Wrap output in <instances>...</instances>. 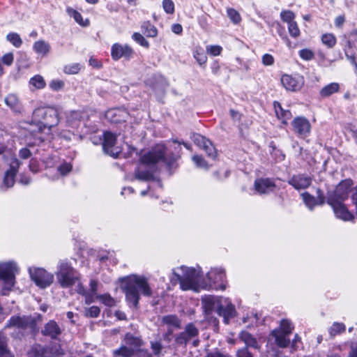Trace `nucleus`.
<instances>
[{
  "instance_id": "nucleus-1",
  "label": "nucleus",
  "mask_w": 357,
  "mask_h": 357,
  "mask_svg": "<svg viewBox=\"0 0 357 357\" xmlns=\"http://www.w3.org/2000/svg\"><path fill=\"white\" fill-rule=\"evenodd\" d=\"M174 143L178 145L174 148L175 152L170 151L163 144H158L147 153L141 156L142 163L148 165H154L157 162H162L169 174H172L175 169L177 168V160L180 158V152L181 151V144H183L187 149H190L191 146L188 143L182 142L177 139H173Z\"/></svg>"
},
{
  "instance_id": "nucleus-2",
  "label": "nucleus",
  "mask_w": 357,
  "mask_h": 357,
  "mask_svg": "<svg viewBox=\"0 0 357 357\" xmlns=\"http://www.w3.org/2000/svg\"><path fill=\"white\" fill-rule=\"evenodd\" d=\"M119 281L120 287L125 294L128 304L135 308L139 306V291L146 297H151L153 295L147 279L143 275H130L120 278Z\"/></svg>"
},
{
  "instance_id": "nucleus-3",
  "label": "nucleus",
  "mask_w": 357,
  "mask_h": 357,
  "mask_svg": "<svg viewBox=\"0 0 357 357\" xmlns=\"http://www.w3.org/2000/svg\"><path fill=\"white\" fill-rule=\"evenodd\" d=\"M33 119L43 127L49 129L56 126L59 122L58 112L52 108L36 109L33 112Z\"/></svg>"
},
{
  "instance_id": "nucleus-4",
  "label": "nucleus",
  "mask_w": 357,
  "mask_h": 357,
  "mask_svg": "<svg viewBox=\"0 0 357 357\" xmlns=\"http://www.w3.org/2000/svg\"><path fill=\"white\" fill-rule=\"evenodd\" d=\"M181 269L183 270V275H180L175 272L173 273L180 283L181 289L184 291L194 289L197 285L198 278L199 277V271L194 268H186L183 266L181 267Z\"/></svg>"
},
{
  "instance_id": "nucleus-5",
  "label": "nucleus",
  "mask_w": 357,
  "mask_h": 357,
  "mask_svg": "<svg viewBox=\"0 0 357 357\" xmlns=\"http://www.w3.org/2000/svg\"><path fill=\"white\" fill-rule=\"evenodd\" d=\"M17 271V264L13 261L4 263L3 270L0 272V280L2 282L3 294L12 289L15 284V271Z\"/></svg>"
},
{
  "instance_id": "nucleus-6",
  "label": "nucleus",
  "mask_w": 357,
  "mask_h": 357,
  "mask_svg": "<svg viewBox=\"0 0 357 357\" xmlns=\"http://www.w3.org/2000/svg\"><path fill=\"white\" fill-rule=\"evenodd\" d=\"M290 333V324L288 320H282L280 326L278 328L273 330L270 337L274 340L276 345L281 348L287 347L289 344V339L288 338Z\"/></svg>"
},
{
  "instance_id": "nucleus-7",
  "label": "nucleus",
  "mask_w": 357,
  "mask_h": 357,
  "mask_svg": "<svg viewBox=\"0 0 357 357\" xmlns=\"http://www.w3.org/2000/svg\"><path fill=\"white\" fill-rule=\"evenodd\" d=\"M31 280L35 282L36 286L41 289H45L50 287L54 282L53 274L47 272L42 268H36L32 270L29 269Z\"/></svg>"
},
{
  "instance_id": "nucleus-8",
  "label": "nucleus",
  "mask_w": 357,
  "mask_h": 357,
  "mask_svg": "<svg viewBox=\"0 0 357 357\" xmlns=\"http://www.w3.org/2000/svg\"><path fill=\"white\" fill-rule=\"evenodd\" d=\"M353 184V181L350 178L342 181L333 192L328 193L327 203H329L331 198H333L336 202H344L348 198Z\"/></svg>"
},
{
  "instance_id": "nucleus-9",
  "label": "nucleus",
  "mask_w": 357,
  "mask_h": 357,
  "mask_svg": "<svg viewBox=\"0 0 357 357\" xmlns=\"http://www.w3.org/2000/svg\"><path fill=\"white\" fill-rule=\"evenodd\" d=\"M116 136L109 131L103 132L102 150L104 153L114 158H119L121 153V149L116 146Z\"/></svg>"
},
{
  "instance_id": "nucleus-10",
  "label": "nucleus",
  "mask_w": 357,
  "mask_h": 357,
  "mask_svg": "<svg viewBox=\"0 0 357 357\" xmlns=\"http://www.w3.org/2000/svg\"><path fill=\"white\" fill-rule=\"evenodd\" d=\"M36 319L29 316H12L6 325L8 328L16 327L22 330L29 329L31 331L36 330Z\"/></svg>"
},
{
  "instance_id": "nucleus-11",
  "label": "nucleus",
  "mask_w": 357,
  "mask_h": 357,
  "mask_svg": "<svg viewBox=\"0 0 357 357\" xmlns=\"http://www.w3.org/2000/svg\"><path fill=\"white\" fill-rule=\"evenodd\" d=\"M199 329L194 323H188L183 331L175 335V342L178 345H186L191 340L198 337Z\"/></svg>"
},
{
  "instance_id": "nucleus-12",
  "label": "nucleus",
  "mask_w": 357,
  "mask_h": 357,
  "mask_svg": "<svg viewBox=\"0 0 357 357\" xmlns=\"http://www.w3.org/2000/svg\"><path fill=\"white\" fill-rule=\"evenodd\" d=\"M124 342L126 344L132 349V351L138 356L144 357H152V355L147 350H142L141 347L144 342L139 337L134 336L130 333H126L124 336Z\"/></svg>"
},
{
  "instance_id": "nucleus-13",
  "label": "nucleus",
  "mask_w": 357,
  "mask_h": 357,
  "mask_svg": "<svg viewBox=\"0 0 357 357\" xmlns=\"http://www.w3.org/2000/svg\"><path fill=\"white\" fill-rule=\"evenodd\" d=\"M294 133L301 139L307 137L311 131L310 121L304 116L296 117L291 123Z\"/></svg>"
},
{
  "instance_id": "nucleus-14",
  "label": "nucleus",
  "mask_w": 357,
  "mask_h": 357,
  "mask_svg": "<svg viewBox=\"0 0 357 357\" xmlns=\"http://www.w3.org/2000/svg\"><path fill=\"white\" fill-rule=\"evenodd\" d=\"M190 137L194 143L203 149L209 157L215 159L217 153L214 146L209 139L198 133H193Z\"/></svg>"
},
{
  "instance_id": "nucleus-15",
  "label": "nucleus",
  "mask_w": 357,
  "mask_h": 357,
  "mask_svg": "<svg viewBox=\"0 0 357 357\" xmlns=\"http://www.w3.org/2000/svg\"><path fill=\"white\" fill-rule=\"evenodd\" d=\"M140 162L142 164L141 160ZM158 163V162L154 165H149V167L153 169L152 171L141 170L140 169L137 168L134 172L135 179L141 181H157L159 186L162 187L161 181L154 176V172L158 170L157 167ZM143 165H146V164L144 163ZM146 166H148V165H146Z\"/></svg>"
},
{
  "instance_id": "nucleus-16",
  "label": "nucleus",
  "mask_w": 357,
  "mask_h": 357,
  "mask_svg": "<svg viewBox=\"0 0 357 357\" xmlns=\"http://www.w3.org/2000/svg\"><path fill=\"white\" fill-rule=\"evenodd\" d=\"M328 204L331 206L334 213L337 218L342 219L344 221L351 220L354 219V215L348 211L343 202H336L333 199V198H331L329 199V203Z\"/></svg>"
},
{
  "instance_id": "nucleus-17",
  "label": "nucleus",
  "mask_w": 357,
  "mask_h": 357,
  "mask_svg": "<svg viewBox=\"0 0 357 357\" xmlns=\"http://www.w3.org/2000/svg\"><path fill=\"white\" fill-rule=\"evenodd\" d=\"M132 54V49L127 45H122L119 43H114L111 48V56L114 61L122 57L129 59Z\"/></svg>"
},
{
  "instance_id": "nucleus-18",
  "label": "nucleus",
  "mask_w": 357,
  "mask_h": 357,
  "mask_svg": "<svg viewBox=\"0 0 357 357\" xmlns=\"http://www.w3.org/2000/svg\"><path fill=\"white\" fill-rule=\"evenodd\" d=\"M56 277L57 282L62 288H69L73 286L77 282L79 281V274L77 271Z\"/></svg>"
},
{
  "instance_id": "nucleus-19",
  "label": "nucleus",
  "mask_w": 357,
  "mask_h": 357,
  "mask_svg": "<svg viewBox=\"0 0 357 357\" xmlns=\"http://www.w3.org/2000/svg\"><path fill=\"white\" fill-rule=\"evenodd\" d=\"M41 333L44 336L50 337L52 340H56L61 334V330L55 321L51 320L45 324Z\"/></svg>"
},
{
  "instance_id": "nucleus-20",
  "label": "nucleus",
  "mask_w": 357,
  "mask_h": 357,
  "mask_svg": "<svg viewBox=\"0 0 357 357\" xmlns=\"http://www.w3.org/2000/svg\"><path fill=\"white\" fill-rule=\"evenodd\" d=\"M204 312L206 316L210 315L212 312L215 311L221 305L220 301L212 296H206L202 299Z\"/></svg>"
},
{
  "instance_id": "nucleus-21",
  "label": "nucleus",
  "mask_w": 357,
  "mask_h": 357,
  "mask_svg": "<svg viewBox=\"0 0 357 357\" xmlns=\"http://www.w3.org/2000/svg\"><path fill=\"white\" fill-rule=\"evenodd\" d=\"M255 188L259 193L266 194L273 191L275 185L270 178H259L255 181Z\"/></svg>"
},
{
  "instance_id": "nucleus-22",
  "label": "nucleus",
  "mask_w": 357,
  "mask_h": 357,
  "mask_svg": "<svg viewBox=\"0 0 357 357\" xmlns=\"http://www.w3.org/2000/svg\"><path fill=\"white\" fill-rule=\"evenodd\" d=\"M217 314L218 316L223 317V321L225 324H228L230 319L235 317L236 309L234 305L231 303H227L226 306L221 304L217 310Z\"/></svg>"
},
{
  "instance_id": "nucleus-23",
  "label": "nucleus",
  "mask_w": 357,
  "mask_h": 357,
  "mask_svg": "<svg viewBox=\"0 0 357 357\" xmlns=\"http://www.w3.org/2000/svg\"><path fill=\"white\" fill-rule=\"evenodd\" d=\"M89 119V115L84 111H73L68 116L67 121L72 127H78L81 122Z\"/></svg>"
},
{
  "instance_id": "nucleus-24",
  "label": "nucleus",
  "mask_w": 357,
  "mask_h": 357,
  "mask_svg": "<svg viewBox=\"0 0 357 357\" xmlns=\"http://www.w3.org/2000/svg\"><path fill=\"white\" fill-rule=\"evenodd\" d=\"M6 105L15 113H22L23 105L15 94H8L4 99Z\"/></svg>"
},
{
  "instance_id": "nucleus-25",
  "label": "nucleus",
  "mask_w": 357,
  "mask_h": 357,
  "mask_svg": "<svg viewBox=\"0 0 357 357\" xmlns=\"http://www.w3.org/2000/svg\"><path fill=\"white\" fill-rule=\"evenodd\" d=\"M344 51L347 59L357 70V49L347 40L344 45Z\"/></svg>"
},
{
  "instance_id": "nucleus-26",
  "label": "nucleus",
  "mask_w": 357,
  "mask_h": 357,
  "mask_svg": "<svg viewBox=\"0 0 357 357\" xmlns=\"http://www.w3.org/2000/svg\"><path fill=\"white\" fill-rule=\"evenodd\" d=\"M311 178L305 175L294 176L291 178V185L297 190L305 189L310 185Z\"/></svg>"
},
{
  "instance_id": "nucleus-27",
  "label": "nucleus",
  "mask_w": 357,
  "mask_h": 357,
  "mask_svg": "<svg viewBox=\"0 0 357 357\" xmlns=\"http://www.w3.org/2000/svg\"><path fill=\"white\" fill-rule=\"evenodd\" d=\"M206 277L210 282L216 284L223 282L225 278V273L222 268H213L207 273Z\"/></svg>"
},
{
  "instance_id": "nucleus-28",
  "label": "nucleus",
  "mask_w": 357,
  "mask_h": 357,
  "mask_svg": "<svg viewBox=\"0 0 357 357\" xmlns=\"http://www.w3.org/2000/svg\"><path fill=\"white\" fill-rule=\"evenodd\" d=\"M340 84L337 82H331L324 86L319 91V96L321 98H326L333 94L338 92Z\"/></svg>"
},
{
  "instance_id": "nucleus-29",
  "label": "nucleus",
  "mask_w": 357,
  "mask_h": 357,
  "mask_svg": "<svg viewBox=\"0 0 357 357\" xmlns=\"http://www.w3.org/2000/svg\"><path fill=\"white\" fill-rule=\"evenodd\" d=\"M161 321L168 326H173L176 328H181V320L176 314H168L162 317Z\"/></svg>"
},
{
  "instance_id": "nucleus-30",
  "label": "nucleus",
  "mask_w": 357,
  "mask_h": 357,
  "mask_svg": "<svg viewBox=\"0 0 357 357\" xmlns=\"http://www.w3.org/2000/svg\"><path fill=\"white\" fill-rule=\"evenodd\" d=\"M76 271L77 270L75 269L67 260H61L59 263L58 270L56 272V276L75 273Z\"/></svg>"
},
{
  "instance_id": "nucleus-31",
  "label": "nucleus",
  "mask_w": 357,
  "mask_h": 357,
  "mask_svg": "<svg viewBox=\"0 0 357 357\" xmlns=\"http://www.w3.org/2000/svg\"><path fill=\"white\" fill-rule=\"evenodd\" d=\"M50 45L45 40H40L36 41L33 44V50L39 54L46 55L50 51Z\"/></svg>"
},
{
  "instance_id": "nucleus-32",
  "label": "nucleus",
  "mask_w": 357,
  "mask_h": 357,
  "mask_svg": "<svg viewBox=\"0 0 357 357\" xmlns=\"http://www.w3.org/2000/svg\"><path fill=\"white\" fill-rule=\"evenodd\" d=\"M142 33L147 37L155 38L158 35L156 27L150 22H144L141 26Z\"/></svg>"
},
{
  "instance_id": "nucleus-33",
  "label": "nucleus",
  "mask_w": 357,
  "mask_h": 357,
  "mask_svg": "<svg viewBox=\"0 0 357 357\" xmlns=\"http://www.w3.org/2000/svg\"><path fill=\"white\" fill-rule=\"evenodd\" d=\"M135 355L137 354L126 344L122 345L119 349L113 351V356L114 357H132Z\"/></svg>"
},
{
  "instance_id": "nucleus-34",
  "label": "nucleus",
  "mask_w": 357,
  "mask_h": 357,
  "mask_svg": "<svg viewBox=\"0 0 357 357\" xmlns=\"http://www.w3.org/2000/svg\"><path fill=\"white\" fill-rule=\"evenodd\" d=\"M29 357H50L47 349L40 344L32 347L29 354Z\"/></svg>"
},
{
  "instance_id": "nucleus-35",
  "label": "nucleus",
  "mask_w": 357,
  "mask_h": 357,
  "mask_svg": "<svg viewBox=\"0 0 357 357\" xmlns=\"http://www.w3.org/2000/svg\"><path fill=\"white\" fill-rule=\"evenodd\" d=\"M66 11H67V13L70 17H73L74 18V20H75V22H77L79 24L84 26L89 25V20H86V22H84L81 13H79L78 11H77L76 10H75L72 8H68Z\"/></svg>"
},
{
  "instance_id": "nucleus-36",
  "label": "nucleus",
  "mask_w": 357,
  "mask_h": 357,
  "mask_svg": "<svg viewBox=\"0 0 357 357\" xmlns=\"http://www.w3.org/2000/svg\"><path fill=\"white\" fill-rule=\"evenodd\" d=\"M304 84L303 76L296 73L291 76V91H299Z\"/></svg>"
},
{
  "instance_id": "nucleus-37",
  "label": "nucleus",
  "mask_w": 357,
  "mask_h": 357,
  "mask_svg": "<svg viewBox=\"0 0 357 357\" xmlns=\"http://www.w3.org/2000/svg\"><path fill=\"white\" fill-rule=\"evenodd\" d=\"M121 111L116 109H110L108 110L105 114V117L108 120H109L112 123H119L121 121H124L123 118L121 117L120 113Z\"/></svg>"
},
{
  "instance_id": "nucleus-38",
  "label": "nucleus",
  "mask_w": 357,
  "mask_h": 357,
  "mask_svg": "<svg viewBox=\"0 0 357 357\" xmlns=\"http://www.w3.org/2000/svg\"><path fill=\"white\" fill-rule=\"evenodd\" d=\"M6 40L16 48L20 47L22 45V40L20 36L15 32L8 33L6 36Z\"/></svg>"
},
{
  "instance_id": "nucleus-39",
  "label": "nucleus",
  "mask_w": 357,
  "mask_h": 357,
  "mask_svg": "<svg viewBox=\"0 0 357 357\" xmlns=\"http://www.w3.org/2000/svg\"><path fill=\"white\" fill-rule=\"evenodd\" d=\"M29 84L37 89H42L46 86L44 78L40 75H36L31 77L29 80Z\"/></svg>"
},
{
  "instance_id": "nucleus-40",
  "label": "nucleus",
  "mask_w": 357,
  "mask_h": 357,
  "mask_svg": "<svg viewBox=\"0 0 357 357\" xmlns=\"http://www.w3.org/2000/svg\"><path fill=\"white\" fill-rule=\"evenodd\" d=\"M321 42L328 48L333 47L336 44V38L333 33H324L321 36Z\"/></svg>"
},
{
  "instance_id": "nucleus-41",
  "label": "nucleus",
  "mask_w": 357,
  "mask_h": 357,
  "mask_svg": "<svg viewBox=\"0 0 357 357\" xmlns=\"http://www.w3.org/2000/svg\"><path fill=\"white\" fill-rule=\"evenodd\" d=\"M301 197L305 205L312 210L314 206L318 204V202L314 197L312 196L307 192H303L301 194Z\"/></svg>"
},
{
  "instance_id": "nucleus-42",
  "label": "nucleus",
  "mask_w": 357,
  "mask_h": 357,
  "mask_svg": "<svg viewBox=\"0 0 357 357\" xmlns=\"http://www.w3.org/2000/svg\"><path fill=\"white\" fill-rule=\"evenodd\" d=\"M345 331V325L342 323L334 322L329 328L328 332L331 337H334L337 334Z\"/></svg>"
},
{
  "instance_id": "nucleus-43",
  "label": "nucleus",
  "mask_w": 357,
  "mask_h": 357,
  "mask_svg": "<svg viewBox=\"0 0 357 357\" xmlns=\"http://www.w3.org/2000/svg\"><path fill=\"white\" fill-rule=\"evenodd\" d=\"M194 58L199 65L204 64L207 61V56L202 49L196 50L193 52Z\"/></svg>"
},
{
  "instance_id": "nucleus-44",
  "label": "nucleus",
  "mask_w": 357,
  "mask_h": 357,
  "mask_svg": "<svg viewBox=\"0 0 357 357\" xmlns=\"http://www.w3.org/2000/svg\"><path fill=\"white\" fill-rule=\"evenodd\" d=\"M192 161L195 163L196 166L199 168L208 169L209 166L205 159L199 155H195L192 158Z\"/></svg>"
},
{
  "instance_id": "nucleus-45",
  "label": "nucleus",
  "mask_w": 357,
  "mask_h": 357,
  "mask_svg": "<svg viewBox=\"0 0 357 357\" xmlns=\"http://www.w3.org/2000/svg\"><path fill=\"white\" fill-rule=\"evenodd\" d=\"M102 303L108 307H113L116 305L115 300L108 294H102L98 296Z\"/></svg>"
},
{
  "instance_id": "nucleus-46",
  "label": "nucleus",
  "mask_w": 357,
  "mask_h": 357,
  "mask_svg": "<svg viewBox=\"0 0 357 357\" xmlns=\"http://www.w3.org/2000/svg\"><path fill=\"white\" fill-rule=\"evenodd\" d=\"M132 38L141 46L149 48V43L145 39V38L139 33H134L132 36Z\"/></svg>"
},
{
  "instance_id": "nucleus-47",
  "label": "nucleus",
  "mask_w": 357,
  "mask_h": 357,
  "mask_svg": "<svg viewBox=\"0 0 357 357\" xmlns=\"http://www.w3.org/2000/svg\"><path fill=\"white\" fill-rule=\"evenodd\" d=\"M9 352L7 348V338L6 336L0 335V357L5 356Z\"/></svg>"
},
{
  "instance_id": "nucleus-48",
  "label": "nucleus",
  "mask_w": 357,
  "mask_h": 357,
  "mask_svg": "<svg viewBox=\"0 0 357 357\" xmlns=\"http://www.w3.org/2000/svg\"><path fill=\"white\" fill-rule=\"evenodd\" d=\"M227 15L234 24H238L241 20L240 14L234 8L227 10Z\"/></svg>"
},
{
  "instance_id": "nucleus-49",
  "label": "nucleus",
  "mask_w": 357,
  "mask_h": 357,
  "mask_svg": "<svg viewBox=\"0 0 357 357\" xmlns=\"http://www.w3.org/2000/svg\"><path fill=\"white\" fill-rule=\"evenodd\" d=\"M151 349L155 356H159L163 349V346L160 340L151 341Z\"/></svg>"
},
{
  "instance_id": "nucleus-50",
  "label": "nucleus",
  "mask_w": 357,
  "mask_h": 357,
  "mask_svg": "<svg viewBox=\"0 0 357 357\" xmlns=\"http://www.w3.org/2000/svg\"><path fill=\"white\" fill-rule=\"evenodd\" d=\"M100 309L98 306H91L89 308H86L85 316L87 317L96 318L99 316Z\"/></svg>"
},
{
  "instance_id": "nucleus-51",
  "label": "nucleus",
  "mask_w": 357,
  "mask_h": 357,
  "mask_svg": "<svg viewBox=\"0 0 357 357\" xmlns=\"http://www.w3.org/2000/svg\"><path fill=\"white\" fill-rule=\"evenodd\" d=\"M50 88L54 91H59L64 87V82L60 79H53L49 84Z\"/></svg>"
},
{
  "instance_id": "nucleus-52",
  "label": "nucleus",
  "mask_w": 357,
  "mask_h": 357,
  "mask_svg": "<svg viewBox=\"0 0 357 357\" xmlns=\"http://www.w3.org/2000/svg\"><path fill=\"white\" fill-rule=\"evenodd\" d=\"M162 7L167 14H173L174 13V3L172 0H163Z\"/></svg>"
},
{
  "instance_id": "nucleus-53",
  "label": "nucleus",
  "mask_w": 357,
  "mask_h": 357,
  "mask_svg": "<svg viewBox=\"0 0 357 357\" xmlns=\"http://www.w3.org/2000/svg\"><path fill=\"white\" fill-rule=\"evenodd\" d=\"M299 56L305 61H310L314 57V52L310 49H303L299 51Z\"/></svg>"
},
{
  "instance_id": "nucleus-54",
  "label": "nucleus",
  "mask_w": 357,
  "mask_h": 357,
  "mask_svg": "<svg viewBox=\"0 0 357 357\" xmlns=\"http://www.w3.org/2000/svg\"><path fill=\"white\" fill-rule=\"evenodd\" d=\"M15 176L10 174L8 172H6L3 178V184L6 188H11L15 184Z\"/></svg>"
},
{
  "instance_id": "nucleus-55",
  "label": "nucleus",
  "mask_w": 357,
  "mask_h": 357,
  "mask_svg": "<svg viewBox=\"0 0 357 357\" xmlns=\"http://www.w3.org/2000/svg\"><path fill=\"white\" fill-rule=\"evenodd\" d=\"M80 70L79 65L77 63H74L72 65L66 66L64 67L63 71L66 74H77Z\"/></svg>"
},
{
  "instance_id": "nucleus-56",
  "label": "nucleus",
  "mask_w": 357,
  "mask_h": 357,
  "mask_svg": "<svg viewBox=\"0 0 357 357\" xmlns=\"http://www.w3.org/2000/svg\"><path fill=\"white\" fill-rule=\"evenodd\" d=\"M291 351L297 350L298 348L302 347V342L301 337L298 334H296L294 338L291 340Z\"/></svg>"
},
{
  "instance_id": "nucleus-57",
  "label": "nucleus",
  "mask_w": 357,
  "mask_h": 357,
  "mask_svg": "<svg viewBox=\"0 0 357 357\" xmlns=\"http://www.w3.org/2000/svg\"><path fill=\"white\" fill-rule=\"evenodd\" d=\"M222 48L219 45H211L207 51L213 56H218L221 54Z\"/></svg>"
},
{
  "instance_id": "nucleus-58",
  "label": "nucleus",
  "mask_w": 357,
  "mask_h": 357,
  "mask_svg": "<svg viewBox=\"0 0 357 357\" xmlns=\"http://www.w3.org/2000/svg\"><path fill=\"white\" fill-rule=\"evenodd\" d=\"M273 105L276 115L278 116V119H281L282 117H283L284 115L286 114V111L283 110L280 102L275 101Z\"/></svg>"
},
{
  "instance_id": "nucleus-59",
  "label": "nucleus",
  "mask_w": 357,
  "mask_h": 357,
  "mask_svg": "<svg viewBox=\"0 0 357 357\" xmlns=\"http://www.w3.org/2000/svg\"><path fill=\"white\" fill-rule=\"evenodd\" d=\"M294 17V15L291 12V36L296 37V36H299L300 31H299L297 24L294 21H293Z\"/></svg>"
},
{
  "instance_id": "nucleus-60",
  "label": "nucleus",
  "mask_w": 357,
  "mask_h": 357,
  "mask_svg": "<svg viewBox=\"0 0 357 357\" xmlns=\"http://www.w3.org/2000/svg\"><path fill=\"white\" fill-rule=\"evenodd\" d=\"M14 60L13 54L10 52L4 54L2 57V62L7 66H10Z\"/></svg>"
},
{
  "instance_id": "nucleus-61",
  "label": "nucleus",
  "mask_w": 357,
  "mask_h": 357,
  "mask_svg": "<svg viewBox=\"0 0 357 357\" xmlns=\"http://www.w3.org/2000/svg\"><path fill=\"white\" fill-rule=\"evenodd\" d=\"M262 63L265 66H271L274 63V58L271 54H265L262 56Z\"/></svg>"
},
{
  "instance_id": "nucleus-62",
  "label": "nucleus",
  "mask_w": 357,
  "mask_h": 357,
  "mask_svg": "<svg viewBox=\"0 0 357 357\" xmlns=\"http://www.w3.org/2000/svg\"><path fill=\"white\" fill-rule=\"evenodd\" d=\"M282 20L287 22L288 31L290 32V11L285 10L280 14Z\"/></svg>"
},
{
  "instance_id": "nucleus-63",
  "label": "nucleus",
  "mask_w": 357,
  "mask_h": 357,
  "mask_svg": "<svg viewBox=\"0 0 357 357\" xmlns=\"http://www.w3.org/2000/svg\"><path fill=\"white\" fill-rule=\"evenodd\" d=\"M344 22H345L344 15H338L337 17H335L334 24L337 28H342Z\"/></svg>"
},
{
  "instance_id": "nucleus-64",
  "label": "nucleus",
  "mask_w": 357,
  "mask_h": 357,
  "mask_svg": "<svg viewBox=\"0 0 357 357\" xmlns=\"http://www.w3.org/2000/svg\"><path fill=\"white\" fill-rule=\"evenodd\" d=\"M281 82L284 87L287 90H290V76L284 75L281 78Z\"/></svg>"
}]
</instances>
